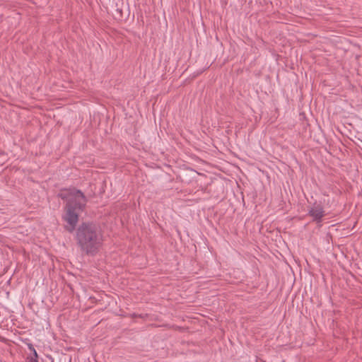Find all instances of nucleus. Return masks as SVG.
Masks as SVG:
<instances>
[{
  "instance_id": "7ed1b4c3",
  "label": "nucleus",
  "mask_w": 362,
  "mask_h": 362,
  "mask_svg": "<svg viewBox=\"0 0 362 362\" xmlns=\"http://www.w3.org/2000/svg\"><path fill=\"white\" fill-rule=\"evenodd\" d=\"M308 214L313 218L314 221L320 223L325 216V213L320 204L315 203L310 207Z\"/></svg>"
},
{
  "instance_id": "20e7f679",
  "label": "nucleus",
  "mask_w": 362,
  "mask_h": 362,
  "mask_svg": "<svg viewBox=\"0 0 362 362\" xmlns=\"http://www.w3.org/2000/svg\"><path fill=\"white\" fill-rule=\"evenodd\" d=\"M28 347L30 353L27 356L25 362H38V356L33 346L29 344Z\"/></svg>"
},
{
  "instance_id": "f03ea898",
  "label": "nucleus",
  "mask_w": 362,
  "mask_h": 362,
  "mask_svg": "<svg viewBox=\"0 0 362 362\" xmlns=\"http://www.w3.org/2000/svg\"><path fill=\"white\" fill-rule=\"evenodd\" d=\"M76 238L81 250L93 255L100 247L103 242L100 229L93 223H83L77 230Z\"/></svg>"
},
{
  "instance_id": "f257e3e1",
  "label": "nucleus",
  "mask_w": 362,
  "mask_h": 362,
  "mask_svg": "<svg viewBox=\"0 0 362 362\" xmlns=\"http://www.w3.org/2000/svg\"><path fill=\"white\" fill-rule=\"evenodd\" d=\"M60 196L67 201L63 219L66 223V228L72 232L78 221L79 213L86 206V199L81 191L74 189L63 191Z\"/></svg>"
}]
</instances>
